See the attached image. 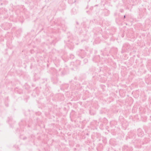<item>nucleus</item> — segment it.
<instances>
[{
	"label": "nucleus",
	"mask_w": 151,
	"mask_h": 151,
	"mask_svg": "<svg viewBox=\"0 0 151 151\" xmlns=\"http://www.w3.org/2000/svg\"><path fill=\"white\" fill-rule=\"evenodd\" d=\"M18 88H17L16 87V88H15L14 90H15V91H18Z\"/></svg>",
	"instance_id": "obj_1"
},
{
	"label": "nucleus",
	"mask_w": 151,
	"mask_h": 151,
	"mask_svg": "<svg viewBox=\"0 0 151 151\" xmlns=\"http://www.w3.org/2000/svg\"><path fill=\"white\" fill-rule=\"evenodd\" d=\"M12 118H9V120L8 121V122L9 123H10V121H11L12 120Z\"/></svg>",
	"instance_id": "obj_2"
},
{
	"label": "nucleus",
	"mask_w": 151,
	"mask_h": 151,
	"mask_svg": "<svg viewBox=\"0 0 151 151\" xmlns=\"http://www.w3.org/2000/svg\"><path fill=\"white\" fill-rule=\"evenodd\" d=\"M84 61L86 62H86H87V61H88V60L87 59H85L84 60Z\"/></svg>",
	"instance_id": "obj_3"
},
{
	"label": "nucleus",
	"mask_w": 151,
	"mask_h": 151,
	"mask_svg": "<svg viewBox=\"0 0 151 151\" xmlns=\"http://www.w3.org/2000/svg\"><path fill=\"white\" fill-rule=\"evenodd\" d=\"M19 92H18V93H20L21 92H22V91L21 90H20V91H19Z\"/></svg>",
	"instance_id": "obj_4"
},
{
	"label": "nucleus",
	"mask_w": 151,
	"mask_h": 151,
	"mask_svg": "<svg viewBox=\"0 0 151 151\" xmlns=\"http://www.w3.org/2000/svg\"><path fill=\"white\" fill-rule=\"evenodd\" d=\"M27 139V137H24V138H23V139L24 140V139Z\"/></svg>",
	"instance_id": "obj_5"
},
{
	"label": "nucleus",
	"mask_w": 151,
	"mask_h": 151,
	"mask_svg": "<svg viewBox=\"0 0 151 151\" xmlns=\"http://www.w3.org/2000/svg\"><path fill=\"white\" fill-rule=\"evenodd\" d=\"M125 16H124V18H125Z\"/></svg>",
	"instance_id": "obj_6"
},
{
	"label": "nucleus",
	"mask_w": 151,
	"mask_h": 151,
	"mask_svg": "<svg viewBox=\"0 0 151 151\" xmlns=\"http://www.w3.org/2000/svg\"><path fill=\"white\" fill-rule=\"evenodd\" d=\"M98 5H96V6H97Z\"/></svg>",
	"instance_id": "obj_7"
}]
</instances>
